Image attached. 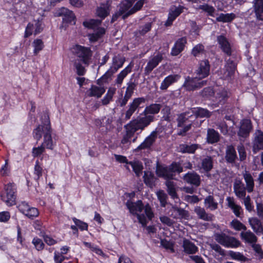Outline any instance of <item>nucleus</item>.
I'll use <instances>...</instances> for the list:
<instances>
[{"label":"nucleus","mask_w":263,"mask_h":263,"mask_svg":"<svg viewBox=\"0 0 263 263\" xmlns=\"http://www.w3.org/2000/svg\"><path fill=\"white\" fill-rule=\"evenodd\" d=\"M55 16L63 17V23H71L76 18L73 12L64 7L60 9L56 13Z\"/></svg>","instance_id":"nucleus-12"},{"label":"nucleus","mask_w":263,"mask_h":263,"mask_svg":"<svg viewBox=\"0 0 263 263\" xmlns=\"http://www.w3.org/2000/svg\"><path fill=\"white\" fill-rule=\"evenodd\" d=\"M216 99L219 103H224L226 100L229 97L228 92L224 89H221L217 93Z\"/></svg>","instance_id":"nucleus-50"},{"label":"nucleus","mask_w":263,"mask_h":263,"mask_svg":"<svg viewBox=\"0 0 263 263\" xmlns=\"http://www.w3.org/2000/svg\"><path fill=\"white\" fill-rule=\"evenodd\" d=\"M210 69V65L209 61L204 60L200 62L198 68L196 71V73L199 77V79H202L209 75Z\"/></svg>","instance_id":"nucleus-11"},{"label":"nucleus","mask_w":263,"mask_h":263,"mask_svg":"<svg viewBox=\"0 0 263 263\" xmlns=\"http://www.w3.org/2000/svg\"><path fill=\"white\" fill-rule=\"evenodd\" d=\"M101 21L99 20H90L89 21H85L83 22V25L88 28L93 29L100 25Z\"/></svg>","instance_id":"nucleus-51"},{"label":"nucleus","mask_w":263,"mask_h":263,"mask_svg":"<svg viewBox=\"0 0 263 263\" xmlns=\"http://www.w3.org/2000/svg\"><path fill=\"white\" fill-rule=\"evenodd\" d=\"M170 212H172L171 216L175 219H187L189 216V212L187 211L176 205H172Z\"/></svg>","instance_id":"nucleus-21"},{"label":"nucleus","mask_w":263,"mask_h":263,"mask_svg":"<svg viewBox=\"0 0 263 263\" xmlns=\"http://www.w3.org/2000/svg\"><path fill=\"white\" fill-rule=\"evenodd\" d=\"M136 86V84H135L134 82H131L128 83L125 95L132 97V96L134 93V90H135Z\"/></svg>","instance_id":"nucleus-63"},{"label":"nucleus","mask_w":263,"mask_h":263,"mask_svg":"<svg viewBox=\"0 0 263 263\" xmlns=\"http://www.w3.org/2000/svg\"><path fill=\"white\" fill-rule=\"evenodd\" d=\"M232 227L237 231H240L241 230H246V227L237 220H233L231 223Z\"/></svg>","instance_id":"nucleus-60"},{"label":"nucleus","mask_w":263,"mask_h":263,"mask_svg":"<svg viewBox=\"0 0 263 263\" xmlns=\"http://www.w3.org/2000/svg\"><path fill=\"white\" fill-rule=\"evenodd\" d=\"M143 179L144 183L149 187L153 188L155 185L156 178L151 172H144Z\"/></svg>","instance_id":"nucleus-39"},{"label":"nucleus","mask_w":263,"mask_h":263,"mask_svg":"<svg viewBox=\"0 0 263 263\" xmlns=\"http://www.w3.org/2000/svg\"><path fill=\"white\" fill-rule=\"evenodd\" d=\"M196 118H209L211 116V112L206 109L198 108L194 112Z\"/></svg>","instance_id":"nucleus-48"},{"label":"nucleus","mask_w":263,"mask_h":263,"mask_svg":"<svg viewBox=\"0 0 263 263\" xmlns=\"http://www.w3.org/2000/svg\"><path fill=\"white\" fill-rule=\"evenodd\" d=\"M230 256L234 259L246 261L248 260V258L243 256L241 253L239 252H235L233 251L230 252Z\"/></svg>","instance_id":"nucleus-58"},{"label":"nucleus","mask_w":263,"mask_h":263,"mask_svg":"<svg viewBox=\"0 0 263 263\" xmlns=\"http://www.w3.org/2000/svg\"><path fill=\"white\" fill-rule=\"evenodd\" d=\"M234 192L236 196L242 199L245 197L247 189L244 183L239 179H236L233 184Z\"/></svg>","instance_id":"nucleus-15"},{"label":"nucleus","mask_w":263,"mask_h":263,"mask_svg":"<svg viewBox=\"0 0 263 263\" xmlns=\"http://www.w3.org/2000/svg\"><path fill=\"white\" fill-rule=\"evenodd\" d=\"M165 184L167 187L166 191L171 197L174 200L177 199L179 200L178 195L177 193L175 183L170 180H167L165 182Z\"/></svg>","instance_id":"nucleus-25"},{"label":"nucleus","mask_w":263,"mask_h":263,"mask_svg":"<svg viewBox=\"0 0 263 263\" xmlns=\"http://www.w3.org/2000/svg\"><path fill=\"white\" fill-rule=\"evenodd\" d=\"M199 9L207 12L209 15L212 16H214V13L215 11V9L213 6H210L206 4L200 5L199 6Z\"/></svg>","instance_id":"nucleus-53"},{"label":"nucleus","mask_w":263,"mask_h":263,"mask_svg":"<svg viewBox=\"0 0 263 263\" xmlns=\"http://www.w3.org/2000/svg\"><path fill=\"white\" fill-rule=\"evenodd\" d=\"M24 215H25L28 218L32 219L34 217H36L38 216L39 212L37 209L30 207Z\"/></svg>","instance_id":"nucleus-62"},{"label":"nucleus","mask_w":263,"mask_h":263,"mask_svg":"<svg viewBox=\"0 0 263 263\" xmlns=\"http://www.w3.org/2000/svg\"><path fill=\"white\" fill-rule=\"evenodd\" d=\"M179 76L177 74L170 75L167 76L162 82L160 86V89L161 90H166L170 85L176 82Z\"/></svg>","instance_id":"nucleus-33"},{"label":"nucleus","mask_w":263,"mask_h":263,"mask_svg":"<svg viewBox=\"0 0 263 263\" xmlns=\"http://www.w3.org/2000/svg\"><path fill=\"white\" fill-rule=\"evenodd\" d=\"M45 114L44 115V117H42V122L43 125H39L34 130H33V137L37 140L39 141L42 136V134L44 135V132L43 130L44 129V127L46 126L45 124Z\"/></svg>","instance_id":"nucleus-42"},{"label":"nucleus","mask_w":263,"mask_h":263,"mask_svg":"<svg viewBox=\"0 0 263 263\" xmlns=\"http://www.w3.org/2000/svg\"><path fill=\"white\" fill-rule=\"evenodd\" d=\"M242 239H244L247 242L252 243V245L257 240V238L255 235L250 231L242 232L240 233Z\"/></svg>","instance_id":"nucleus-34"},{"label":"nucleus","mask_w":263,"mask_h":263,"mask_svg":"<svg viewBox=\"0 0 263 263\" xmlns=\"http://www.w3.org/2000/svg\"><path fill=\"white\" fill-rule=\"evenodd\" d=\"M153 121V116L138 117L125 125L124 126L125 133L123 135L121 141V147L124 149L128 148L131 144L132 138L134 137L135 133L139 130H143Z\"/></svg>","instance_id":"nucleus-1"},{"label":"nucleus","mask_w":263,"mask_h":263,"mask_svg":"<svg viewBox=\"0 0 263 263\" xmlns=\"http://www.w3.org/2000/svg\"><path fill=\"white\" fill-rule=\"evenodd\" d=\"M204 203L206 209H209L211 211L215 210L218 208V203L212 195H209L204 199Z\"/></svg>","instance_id":"nucleus-41"},{"label":"nucleus","mask_w":263,"mask_h":263,"mask_svg":"<svg viewBox=\"0 0 263 263\" xmlns=\"http://www.w3.org/2000/svg\"><path fill=\"white\" fill-rule=\"evenodd\" d=\"M115 72V71L110 68L100 79L97 80L98 84L101 85L104 83L108 82Z\"/></svg>","instance_id":"nucleus-46"},{"label":"nucleus","mask_w":263,"mask_h":263,"mask_svg":"<svg viewBox=\"0 0 263 263\" xmlns=\"http://www.w3.org/2000/svg\"><path fill=\"white\" fill-rule=\"evenodd\" d=\"M252 129V125L250 120L243 119L241 122L238 135L242 138H246L249 136Z\"/></svg>","instance_id":"nucleus-13"},{"label":"nucleus","mask_w":263,"mask_h":263,"mask_svg":"<svg viewBox=\"0 0 263 263\" xmlns=\"http://www.w3.org/2000/svg\"><path fill=\"white\" fill-rule=\"evenodd\" d=\"M170 172L174 174L175 173H180L183 171V167L180 164L177 163H173L169 166Z\"/></svg>","instance_id":"nucleus-57"},{"label":"nucleus","mask_w":263,"mask_h":263,"mask_svg":"<svg viewBox=\"0 0 263 263\" xmlns=\"http://www.w3.org/2000/svg\"><path fill=\"white\" fill-rule=\"evenodd\" d=\"M45 124L46 126L43 130L44 132V142L42 145L47 148L53 149V141L51 138V128L49 117L47 115H45Z\"/></svg>","instance_id":"nucleus-7"},{"label":"nucleus","mask_w":263,"mask_h":263,"mask_svg":"<svg viewBox=\"0 0 263 263\" xmlns=\"http://www.w3.org/2000/svg\"><path fill=\"white\" fill-rule=\"evenodd\" d=\"M242 176L246 183V187L248 192H252L254 187V181L253 177L250 173L247 171H245L242 173Z\"/></svg>","instance_id":"nucleus-26"},{"label":"nucleus","mask_w":263,"mask_h":263,"mask_svg":"<svg viewBox=\"0 0 263 263\" xmlns=\"http://www.w3.org/2000/svg\"><path fill=\"white\" fill-rule=\"evenodd\" d=\"M186 43L187 40L185 37L178 39L172 49L171 54L173 56L178 55L183 50Z\"/></svg>","instance_id":"nucleus-19"},{"label":"nucleus","mask_w":263,"mask_h":263,"mask_svg":"<svg viewBox=\"0 0 263 263\" xmlns=\"http://www.w3.org/2000/svg\"><path fill=\"white\" fill-rule=\"evenodd\" d=\"M255 135L252 150L254 153H256L259 150L263 149V132L257 130Z\"/></svg>","instance_id":"nucleus-18"},{"label":"nucleus","mask_w":263,"mask_h":263,"mask_svg":"<svg viewBox=\"0 0 263 263\" xmlns=\"http://www.w3.org/2000/svg\"><path fill=\"white\" fill-rule=\"evenodd\" d=\"M182 179L184 182L196 187L199 186L200 184V177L195 172L186 173L183 176Z\"/></svg>","instance_id":"nucleus-14"},{"label":"nucleus","mask_w":263,"mask_h":263,"mask_svg":"<svg viewBox=\"0 0 263 263\" xmlns=\"http://www.w3.org/2000/svg\"><path fill=\"white\" fill-rule=\"evenodd\" d=\"M14 186L13 183L8 184L5 187L6 195L1 194L2 199L9 206L15 204L16 195Z\"/></svg>","instance_id":"nucleus-8"},{"label":"nucleus","mask_w":263,"mask_h":263,"mask_svg":"<svg viewBox=\"0 0 263 263\" xmlns=\"http://www.w3.org/2000/svg\"><path fill=\"white\" fill-rule=\"evenodd\" d=\"M111 3V0H107L105 3H101L96 10L97 16L101 18H104L108 16L110 10Z\"/></svg>","instance_id":"nucleus-17"},{"label":"nucleus","mask_w":263,"mask_h":263,"mask_svg":"<svg viewBox=\"0 0 263 263\" xmlns=\"http://www.w3.org/2000/svg\"><path fill=\"white\" fill-rule=\"evenodd\" d=\"M237 158L236 152L232 145H229L227 147L226 151L225 159L227 162L234 163Z\"/></svg>","instance_id":"nucleus-27"},{"label":"nucleus","mask_w":263,"mask_h":263,"mask_svg":"<svg viewBox=\"0 0 263 263\" xmlns=\"http://www.w3.org/2000/svg\"><path fill=\"white\" fill-rule=\"evenodd\" d=\"M74 66L77 70L76 72L78 75L80 76L84 75L86 70L81 64L76 61L74 63Z\"/></svg>","instance_id":"nucleus-61"},{"label":"nucleus","mask_w":263,"mask_h":263,"mask_svg":"<svg viewBox=\"0 0 263 263\" xmlns=\"http://www.w3.org/2000/svg\"><path fill=\"white\" fill-rule=\"evenodd\" d=\"M189 113L185 112L180 114L177 118V126L178 127H182L183 124L187 122L188 118L190 116L188 115Z\"/></svg>","instance_id":"nucleus-54"},{"label":"nucleus","mask_w":263,"mask_h":263,"mask_svg":"<svg viewBox=\"0 0 263 263\" xmlns=\"http://www.w3.org/2000/svg\"><path fill=\"white\" fill-rule=\"evenodd\" d=\"M126 205L129 210L130 213L137 216L139 222L140 223L143 227L146 226L148 222L145 215L144 214H140L143 209L149 220H151L154 217V214L151 206L148 203L144 205L141 200H139L135 202L128 200L126 203Z\"/></svg>","instance_id":"nucleus-2"},{"label":"nucleus","mask_w":263,"mask_h":263,"mask_svg":"<svg viewBox=\"0 0 263 263\" xmlns=\"http://www.w3.org/2000/svg\"><path fill=\"white\" fill-rule=\"evenodd\" d=\"M132 4L128 1H124L118 6V9L113 15L111 22L116 21L119 17H122L123 20L126 18L129 15L133 14L132 13Z\"/></svg>","instance_id":"nucleus-4"},{"label":"nucleus","mask_w":263,"mask_h":263,"mask_svg":"<svg viewBox=\"0 0 263 263\" xmlns=\"http://www.w3.org/2000/svg\"><path fill=\"white\" fill-rule=\"evenodd\" d=\"M239 160L242 161L246 159L247 154L245 146L242 144H240L237 146V148Z\"/></svg>","instance_id":"nucleus-56"},{"label":"nucleus","mask_w":263,"mask_h":263,"mask_svg":"<svg viewBox=\"0 0 263 263\" xmlns=\"http://www.w3.org/2000/svg\"><path fill=\"white\" fill-rule=\"evenodd\" d=\"M161 108V105L160 104H152L145 107L143 114L145 116H152L148 114H158ZM154 117V116L152 115Z\"/></svg>","instance_id":"nucleus-32"},{"label":"nucleus","mask_w":263,"mask_h":263,"mask_svg":"<svg viewBox=\"0 0 263 263\" xmlns=\"http://www.w3.org/2000/svg\"><path fill=\"white\" fill-rule=\"evenodd\" d=\"M124 62V58L121 57L119 55H115L112 58V66L110 68L116 72L118 69L123 66Z\"/></svg>","instance_id":"nucleus-40"},{"label":"nucleus","mask_w":263,"mask_h":263,"mask_svg":"<svg viewBox=\"0 0 263 263\" xmlns=\"http://www.w3.org/2000/svg\"><path fill=\"white\" fill-rule=\"evenodd\" d=\"M226 200L228 202V206L233 210L235 215L237 217H240L242 209L240 205L235 203L234 198L232 197H228Z\"/></svg>","instance_id":"nucleus-31"},{"label":"nucleus","mask_w":263,"mask_h":263,"mask_svg":"<svg viewBox=\"0 0 263 263\" xmlns=\"http://www.w3.org/2000/svg\"><path fill=\"white\" fill-rule=\"evenodd\" d=\"M213 167V159L211 156H206L201 161V168L205 172L210 171Z\"/></svg>","instance_id":"nucleus-37"},{"label":"nucleus","mask_w":263,"mask_h":263,"mask_svg":"<svg viewBox=\"0 0 263 263\" xmlns=\"http://www.w3.org/2000/svg\"><path fill=\"white\" fill-rule=\"evenodd\" d=\"M145 101V99L144 98H138L134 99L133 102L128 106V109L125 112V119L129 120L140 104L144 103Z\"/></svg>","instance_id":"nucleus-10"},{"label":"nucleus","mask_w":263,"mask_h":263,"mask_svg":"<svg viewBox=\"0 0 263 263\" xmlns=\"http://www.w3.org/2000/svg\"><path fill=\"white\" fill-rule=\"evenodd\" d=\"M72 220L76 226L79 227L81 230L83 231L87 230L88 224L76 218H73Z\"/></svg>","instance_id":"nucleus-64"},{"label":"nucleus","mask_w":263,"mask_h":263,"mask_svg":"<svg viewBox=\"0 0 263 263\" xmlns=\"http://www.w3.org/2000/svg\"><path fill=\"white\" fill-rule=\"evenodd\" d=\"M129 164H130L133 169V171L136 174V175L139 177L141 174L142 170L143 169V166L141 163L139 162H132L130 161L129 162Z\"/></svg>","instance_id":"nucleus-49"},{"label":"nucleus","mask_w":263,"mask_h":263,"mask_svg":"<svg viewBox=\"0 0 263 263\" xmlns=\"http://www.w3.org/2000/svg\"><path fill=\"white\" fill-rule=\"evenodd\" d=\"M158 134V132L156 130L153 131L135 151L138 152L143 149H151L157 139Z\"/></svg>","instance_id":"nucleus-9"},{"label":"nucleus","mask_w":263,"mask_h":263,"mask_svg":"<svg viewBox=\"0 0 263 263\" xmlns=\"http://www.w3.org/2000/svg\"><path fill=\"white\" fill-rule=\"evenodd\" d=\"M219 134L215 129L209 128L207 133V141L209 143H214L219 140Z\"/></svg>","instance_id":"nucleus-36"},{"label":"nucleus","mask_w":263,"mask_h":263,"mask_svg":"<svg viewBox=\"0 0 263 263\" xmlns=\"http://www.w3.org/2000/svg\"><path fill=\"white\" fill-rule=\"evenodd\" d=\"M182 247L183 248L184 252L189 254H194L198 250V248L194 243L186 239H183Z\"/></svg>","instance_id":"nucleus-30"},{"label":"nucleus","mask_w":263,"mask_h":263,"mask_svg":"<svg viewBox=\"0 0 263 263\" xmlns=\"http://www.w3.org/2000/svg\"><path fill=\"white\" fill-rule=\"evenodd\" d=\"M115 92V89H109L105 97L102 100V102L103 105L108 104L110 100L112 99L114 94Z\"/></svg>","instance_id":"nucleus-55"},{"label":"nucleus","mask_w":263,"mask_h":263,"mask_svg":"<svg viewBox=\"0 0 263 263\" xmlns=\"http://www.w3.org/2000/svg\"><path fill=\"white\" fill-rule=\"evenodd\" d=\"M235 63L231 60H228L227 61V63L225 65V72L223 73V77L225 78H229L231 77L236 69Z\"/></svg>","instance_id":"nucleus-29"},{"label":"nucleus","mask_w":263,"mask_h":263,"mask_svg":"<svg viewBox=\"0 0 263 263\" xmlns=\"http://www.w3.org/2000/svg\"><path fill=\"white\" fill-rule=\"evenodd\" d=\"M199 145L197 144H192L190 145L183 144L179 146L180 151L183 153H194L195 151L198 148Z\"/></svg>","instance_id":"nucleus-44"},{"label":"nucleus","mask_w":263,"mask_h":263,"mask_svg":"<svg viewBox=\"0 0 263 263\" xmlns=\"http://www.w3.org/2000/svg\"><path fill=\"white\" fill-rule=\"evenodd\" d=\"M220 48L226 54L230 56L232 54V49L230 44L227 39L223 35H219L217 37Z\"/></svg>","instance_id":"nucleus-20"},{"label":"nucleus","mask_w":263,"mask_h":263,"mask_svg":"<svg viewBox=\"0 0 263 263\" xmlns=\"http://www.w3.org/2000/svg\"><path fill=\"white\" fill-rule=\"evenodd\" d=\"M236 15L233 13H220L219 16L216 17V21L222 23H230L236 18Z\"/></svg>","instance_id":"nucleus-43"},{"label":"nucleus","mask_w":263,"mask_h":263,"mask_svg":"<svg viewBox=\"0 0 263 263\" xmlns=\"http://www.w3.org/2000/svg\"><path fill=\"white\" fill-rule=\"evenodd\" d=\"M157 196L159 199L161 206L165 207L167 203V195L163 190H160L156 193Z\"/></svg>","instance_id":"nucleus-47"},{"label":"nucleus","mask_w":263,"mask_h":263,"mask_svg":"<svg viewBox=\"0 0 263 263\" xmlns=\"http://www.w3.org/2000/svg\"><path fill=\"white\" fill-rule=\"evenodd\" d=\"M152 28V24L151 23H147L144 26L140 27L139 29L136 32V34L140 35H144L147 32L151 30Z\"/></svg>","instance_id":"nucleus-52"},{"label":"nucleus","mask_w":263,"mask_h":263,"mask_svg":"<svg viewBox=\"0 0 263 263\" xmlns=\"http://www.w3.org/2000/svg\"><path fill=\"white\" fill-rule=\"evenodd\" d=\"M194 211L197 215L198 218L200 219L206 221H211L213 220L214 215L207 213L203 208L197 206L195 208Z\"/></svg>","instance_id":"nucleus-24"},{"label":"nucleus","mask_w":263,"mask_h":263,"mask_svg":"<svg viewBox=\"0 0 263 263\" xmlns=\"http://www.w3.org/2000/svg\"><path fill=\"white\" fill-rule=\"evenodd\" d=\"M249 222L252 229L256 234L261 233L262 227L260 219H259L256 217H253L249 219Z\"/></svg>","instance_id":"nucleus-38"},{"label":"nucleus","mask_w":263,"mask_h":263,"mask_svg":"<svg viewBox=\"0 0 263 263\" xmlns=\"http://www.w3.org/2000/svg\"><path fill=\"white\" fill-rule=\"evenodd\" d=\"M182 7H173L170 9L167 20L165 23L166 26H170L172 25L173 22L182 12Z\"/></svg>","instance_id":"nucleus-22"},{"label":"nucleus","mask_w":263,"mask_h":263,"mask_svg":"<svg viewBox=\"0 0 263 263\" xmlns=\"http://www.w3.org/2000/svg\"><path fill=\"white\" fill-rule=\"evenodd\" d=\"M72 53L79 60L86 65H89L92 55V51L89 47L76 45L71 48Z\"/></svg>","instance_id":"nucleus-3"},{"label":"nucleus","mask_w":263,"mask_h":263,"mask_svg":"<svg viewBox=\"0 0 263 263\" xmlns=\"http://www.w3.org/2000/svg\"><path fill=\"white\" fill-rule=\"evenodd\" d=\"M254 9L256 18L263 21V0H254Z\"/></svg>","instance_id":"nucleus-28"},{"label":"nucleus","mask_w":263,"mask_h":263,"mask_svg":"<svg viewBox=\"0 0 263 263\" xmlns=\"http://www.w3.org/2000/svg\"><path fill=\"white\" fill-rule=\"evenodd\" d=\"M33 45L34 47V52L35 54H37L40 51H41L44 47L43 42L40 39H36L34 40L33 43Z\"/></svg>","instance_id":"nucleus-59"},{"label":"nucleus","mask_w":263,"mask_h":263,"mask_svg":"<svg viewBox=\"0 0 263 263\" xmlns=\"http://www.w3.org/2000/svg\"><path fill=\"white\" fill-rule=\"evenodd\" d=\"M156 173L158 176L162 177L167 180L173 179L174 174L170 172L169 167H163L161 165H157L156 170Z\"/></svg>","instance_id":"nucleus-23"},{"label":"nucleus","mask_w":263,"mask_h":263,"mask_svg":"<svg viewBox=\"0 0 263 263\" xmlns=\"http://www.w3.org/2000/svg\"><path fill=\"white\" fill-rule=\"evenodd\" d=\"M215 239L217 242L226 247L236 248L240 246L239 240L225 233H217L215 235Z\"/></svg>","instance_id":"nucleus-5"},{"label":"nucleus","mask_w":263,"mask_h":263,"mask_svg":"<svg viewBox=\"0 0 263 263\" xmlns=\"http://www.w3.org/2000/svg\"><path fill=\"white\" fill-rule=\"evenodd\" d=\"M131 71L132 68L130 65H128L122 70L119 74H118L117 78L116 80V83L118 85H121L124 79L129 73L131 72Z\"/></svg>","instance_id":"nucleus-45"},{"label":"nucleus","mask_w":263,"mask_h":263,"mask_svg":"<svg viewBox=\"0 0 263 263\" xmlns=\"http://www.w3.org/2000/svg\"><path fill=\"white\" fill-rule=\"evenodd\" d=\"M105 90L103 87H98L96 85H92L88 90V96L90 97L100 98L105 92Z\"/></svg>","instance_id":"nucleus-35"},{"label":"nucleus","mask_w":263,"mask_h":263,"mask_svg":"<svg viewBox=\"0 0 263 263\" xmlns=\"http://www.w3.org/2000/svg\"><path fill=\"white\" fill-rule=\"evenodd\" d=\"M206 82L207 81L201 80L198 76L195 78L187 77L185 78L183 87L187 91H193L205 85Z\"/></svg>","instance_id":"nucleus-6"},{"label":"nucleus","mask_w":263,"mask_h":263,"mask_svg":"<svg viewBox=\"0 0 263 263\" xmlns=\"http://www.w3.org/2000/svg\"><path fill=\"white\" fill-rule=\"evenodd\" d=\"M162 56L160 54L154 56L152 59H151L146 66L144 69V74L148 76L152 71V70L157 66L160 62L162 60Z\"/></svg>","instance_id":"nucleus-16"}]
</instances>
